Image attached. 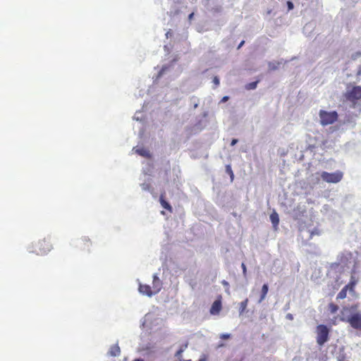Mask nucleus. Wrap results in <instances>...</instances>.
I'll list each match as a JSON object with an SVG mask.
<instances>
[{"instance_id":"obj_1","label":"nucleus","mask_w":361,"mask_h":361,"mask_svg":"<svg viewBox=\"0 0 361 361\" xmlns=\"http://www.w3.org/2000/svg\"><path fill=\"white\" fill-rule=\"evenodd\" d=\"M358 308V305H352L349 307H343L342 310L343 316L341 317V320L342 322H346L349 324V325L357 331L361 332V313L360 312H353L351 313L350 315L348 317L344 316L345 311H353L356 310Z\"/></svg>"},{"instance_id":"obj_2","label":"nucleus","mask_w":361,"mask_h":361,"mask_svg":"<svg viewBox=\"0 0 361 361\" xmlns=\"http://www.w3.org/2000/svg\"><path fill=\"white\" fill-rule=\"evenodd\" d=\"M52 249V245L49 238H44L33 243L30 247V252L38 255L47 254Z\"/></svg>"},{"instance_id":"obj_3","label":"nucleus","mask_w":361,"mask_h":361,"mask_svg":"<svg viewBox=\"0 0 361 361\" xmlns=\"http://www.w3.org/2000/svg\"><path fill=\"white\" fill-rule=\"evenodd\" d=\"M329 329L324 324H319L316 327V341L319 346L324 345L329 339Z\"/></svg>"},{"instance_id":"obj_4","label":"nucleus","mask_w":361,"mask_h":361,"mask_svg":"<svg viewBox=\"0 0 361 361\" xmlns=\"http://www.w3.org/2000/svg\"><path fill=\"white\" fill-rule=\"evenodd\" d=\"M319 116L320 118V123L323 126L333 124L338 118V113L336 111H326L324 110H320Z\"/></svg>"},{"instance_id":"obj_5","label":"nucleus","mask_w":361,"mask_h":361,"mask_svg":"<svg viewBox=\"0 0 361 361\" xmlns=\"http://www.w3.org/2000/svg\"><path fill=\"white\" fill-rule=\"evenodd\" d=\"M345 99L355 106L361 99V86H354L345 94Z\"/></svg>"},{"instance_id":"obj_6","label":"nucleus","mask_w":361,"mask_h":361,"mask_svg":"<svg viewBox=\"0 0 361 361\" xmlns=\"http://www.w3.org/2000/svg\"><path fill=\"white\" fill-rule=\"evenodd\" d=\"M343 176V173L339 171L334 173L323 171L321 174L322 180L329 183H337L342 180Z\"/></svg>"},{"instance_id":"obj_7","label":"nucleus","mask_w":361,"mask_h":361,"mask_svg":"<svg viewBox=\"0 0 361 361\" xmlns=\"http://www.w3.org/2000/svg\"><path fill=\"white\" fill-rule=\"evenodd\" d=\"M221 307H222V305H221V296L219 297V299L216 300L211 308H210V313L212 314H219L220 311L221 310Z\"/></svg>"},{"instance_id":"obj_8","label":"nucleus","mask_w":361,"mask_h":361,"mask_svg":"<svg viewBox=\"0 0 361 361\" xmlns=\"http://www.w3.org/2000/svg\"><path fill=\"white\" fill-rule=\"evenodd\" d=\"M139 291L142 294L146 295L149 297H151L153 294H155L151 286L146 284H140Z\"/></svg>"},{"instance_id":"obj_9","label":"nucleus","mask_w":361,"mask_h":361,"mask_svg":"<svg viewBox=\"0 0 361 361\" xmlns=\"http://www.w3.org/2000/svg\"><path fill=\"white\" fill-rule=\"evenodd\" d=\"M162 282L157 275L153 276V290L154 293H157L161 288Z\"/></svg>"},{"instance_id":"obj_10","label":"nucleus","mask_w":361,"mask_h":361,"mask_svg":"<svg viewBox=\"0 0 361 361\" xmlns=\"http://www.w3.org/2000/svg\"><path fill=\"white\" fill-rule=\"evenodd\" d=\"M109 355L112 357L119 356L121 354V349L118 344H115L111 346Z\"/></svg>"},{"instance_id":"obj_11","label":"nucleus","mask_w":361,"mask_h":361,"mask_svg":"<svg viewBox=\"0 0 361 361\" xmlns=\"http://www.w3.org/2000/svg\"><path fill=\"white\" fill-rule=\"evenodd\" d=\"M80 239L81 240L80 241V247L84 250L86 248L88 249L91 245L90 239L87 237H82Z\"/></svg>"},{"instance_id":"obj_12","label":"nucleus","mask_w":361,"mask_h":361,"mask_svg":"<svg viewBox=\"0 0 361 361\" xmlns=\"http://www.w3.org/2000/svg\"><path fill=\"white\" fill-rule=\"evenodd\" d=\"M268 290H269L268 285L264 284L262 287L260 298L258 301L259 303L262 302L265 299L267 294L268 293Z\"/></svg>"},{"instance_id":"obj_13","label":"nucleus","mask_w":361,"mask_h":361,"mask_svg":"<svg viewBox=\"0 0 361 361\" xmlns=\"http://www.w3.org/2000/svg\"><path fill=\"white\" fill-rule=\"evenodd\" d=\"M270 220L274 227L278 226L279 224V217L276 212H273L270 215Z\"/></svg>"},{"instance_id":"obj_14","label":"nucleus","mask_w":361,"mask_h":361,"mask_svg":"<svg viewBox=\"0 0 361 361\" xmlns=\"http://www.w3.org/2000/svg\"><path fill=\"white\" fill-rule=\"evenodd\" d=\"M160 203L164 209L171 212L172 207L170 204L164 200V194L160 195Z\"/></svg>"},{"instance_id":"obj_15","label":"nucleus","mask_w":361,"mask_h":361,"mask_svg":"<svg viewBox=\"0 0 361 361\" xmlns=\"http://www.w3.org/2000/svg\"><path fill=\"white\" fill-rule=\"evenodd\" d=\"M188 344H185L184 345L181 346L175 353V357L179 360V361H181L182 357V353L183 351L187 348Z\"/></svg>"},{"instance_id":"obj_16","label":"nucleus","mask_w":361,"mask_h":361,"mask_svg":"<svg viewBox=\"0 0 361 361\" xmlns=\"http://www.w3.org/2000/svg\"><path fill=\"white\" fill-rule=\"evenodd\" d=\"M356 283H357V281L355 280L354 277L352 276L350 281L346 286H345V287H347V289L348 290L353 292V291H354V288H355Z\"/></svg>"},{"instance_id":"obj_17","label":"nucleus","mask_w":361,"mask_h":361,"mask_svg":"<svg viewBox=\"0 0 361 361\" xmlns=\"http://www.w3.org/2000/svg\"><path fill=\"white\" fill-rule=\"evenodd\" d=\"M347 287H343L341 290L338 293L336 298L337 299H344L347 296Z\"/></svg>"},{"instance_id":"obj_18","label":"nucleus","mask_w":361,"mask_h":361,"mask_svg":"<svg viewBox=\"0 0 361 361\" xmlns=\"http://www.w3.org/2000/svg\"><path fill=\"white\" fill-rule=\"evenodd\" d=\"M136 153H137L138 154L142 156V157H149V152L144 149V148H140V149H137L135 150Z\"/></svg>"},{"instance_id":"obj_19","label":"nucleus","mask_w":361,"mask_h":361,"mask_svg":"<svg viewBox=\"0 0 361 361\" xmlns=\"http://www.w3.org/2000/svg\"><path fill=\"white\" fill-rule=\"evenodd\" d=\"M329 310L331 312V313L334 314L338 311V306L331 302L329 305Z\"/></svg>"},{"instance_id":"obj_20","label":"nucleus","mask_w":361,"mask_h":361,"mask_svg":"<svg viewBox=\"0 0 361 361\" xmlns=\"http://www.w3.org/2000/svg\"><path fill=\"white\" fill-rule=\"evenodd\" d=\"M247 302H248L247 299H245V300H243L240 302V313H243L245 310L247 305Z\"/></svg>"},{"instance_id":"obj_21","label":"nucleus","mask_w":361,"mask_h":361,"mask_svg":"<svg viewBox=\"0 0 361 361\" xmlns=\"http://www.w3.org/2000/svg\"><path fill=\"white\" fill-rule=\"evenodd\" d=\"M257 83H258V81L250 82L246 85L245 87L247 90H254L257 87Z\"/></svg>"},{"instance_id":"obj_22","label":"nucleus","mask_w":361,"mask_h":361,"mask_svg":"<svg viewBox=\"0 0 361 361\" xmlns=\"http://www.w3.org/2000/svg\"><path fill=\"white\" fill-rule=\"evenodd\" d=\"M226 171L227 173L229 174L231 181H233V180L234 178V174H233V172L232 169L230 165H227L226 166Z\"/></svg>"},{"instance_id":"obj_23","label":"nucleus","mask_w":361,"mask_h":361,"mask_svg":"<svg viewBox=\"0 0 361 361\" xmlns=\"http://www.w3.org/2000/svg\"><path fill=\"white\" fill-rule=\"evenodd\" d=\"M213 82L216 87L219 86L220 84L219 78L217 76H214L213 78Z\"/></svg>"},{"instance_id":"obj_24","label":"nucleus","mask_w":361,"mask_h":361,"mask_svg":"<svg viewBox=\"0 0 361 361\" xmlns=\"http://www.w3.org/2000/svg\"><path fill=\"white\" fill-rule=\"evenodd\" d=\"M287 6H288V11L292 10L294 7L293 4L290 1H287Z\"/></svg>"},{"instance_id":"obj_25","label":"nucleus","mask_w":361,"mask_h":361,"mask_svg":"<svg viewBox=\"0 0 361 361\" xmlns=\"http://www.w3.org/2000/svg\"><path fill=\"white\" fill-rule=\"evenodd\" d=\"M241 267H242V269H243V275L246 276L247 269H246L245 264L244 263H242Z\"/></svg>"},{"instance_id":"obj_26","label":"nucleus","mask_w":361,"mask_h":361,"mask_svg":"<svg viewBox=\"0 0 361 361\" xmlns=\"http://www.w3.org/2000/svg\"><path fill=\"white\" fill-rule=\"evenodd\" d=\"M238 142V140L237 139H233L232 141H231V145L232 146L235 145L236 143Z\"/></svg>"},{"instance_id":"obj_27","label":"nucleus","mask_w":361,"mask_h":361,"mask_svg":"<svg viewBox=\"0 0 361 361\" xmlns=\"http://www.w3.org/2000/svg\"><path fill=\"white\" fill-rule=\"evenodd\" d=\"M228 99V97L225 96L222 98L221 102H225Z\"/></svg>"},{"instance_id":"obj_28","label":"nucleus","mask_w":361,"mask_h":361,"mask_svg":"<svg viewBox=\"0 0 361 361\" xmlns=\"http://www.w3.org/2000/svg\"><path fill=\"white\" fill-rule=\"evenodd\" d=\"M198 361H207V357L204 355Z\"/></svg>"},{"instance_id":"obj_29","label":"nucleus","mask_w":361,"mask_h":361,"mask_svg":"<svg viewBox=\"0 0 361 361\" xmlns=\"http://www.w3.org/2000/svg\"><path fill=\"white\" fill-rule=\"evenodd\" d=\"M244 43H245V41H242V42L240 43V44L238 45V49H240V47L244 44Z\"/></svg>"},{"instance_id":"obj_30","label":"nucleus","mask_w":361,"mask_h":361,"mask_svg":"<svg viewBox=\"0 0 361 361\" xmlns=\"http://www.w3.org/2000/svg\"><path fill=\"white\" fill-rule=\"evenodd\" d=\"M229 336H230V335H229V334H224V335L222 336V338H229Z\"/></svg>"},{"instance_id":"obj_31","label":"nucleus","mask_w":361,"mask_h":361,"mask_svg":"<svg viewBox=\"0 0 361 361\" xmlns=\"http://www.w3.org/2000/svg\"><path fill=\"white\" fill-rule=\"evenodd\" d=\"M221 283L224 286H228V283L227 281H223Z\"/></svg>"},{"instance_id":"obj_32","label":"nucleus","mask_w":361,"mask_h":361,"mask_svg":"<svg viewBox=\"0 0 361 361\" xmlns=\"http://www.w3.org/2000/svg\"><path fill=\"white\" fill-rule=\"evenodd\" d=\"M193 15H194V13H190V14L189 15V19H192V17H193Z\"/></svg>"},{"instance_id":"obj_33","label":"nucleus","mask_w":361,"mask_h":361,"mask_svg":"<svg viewBox=\"0 0 361 361\" xmlns=\"http://www.w3.org/2000/svg\"><path fill=\"white\" fill-rule=\"evenodd\" d=\"M133 361H144V360H142L141 358H138V359L134 360Z\"/></svg>"},{"instance_id":"obj_34","label":"nucleus","mask_w":361,"mask_h":361,"mask_svg":"<svg viewBox=\"0 0 361 361\" xmlns=\"http://www.w3.org/2000/svg\"><path fill=\"white\" fill-rule=\"evenodd\" d=\"M358 75H360L361 74V71L358 72L357 73Z\"/></svg>"}]
</instances>
